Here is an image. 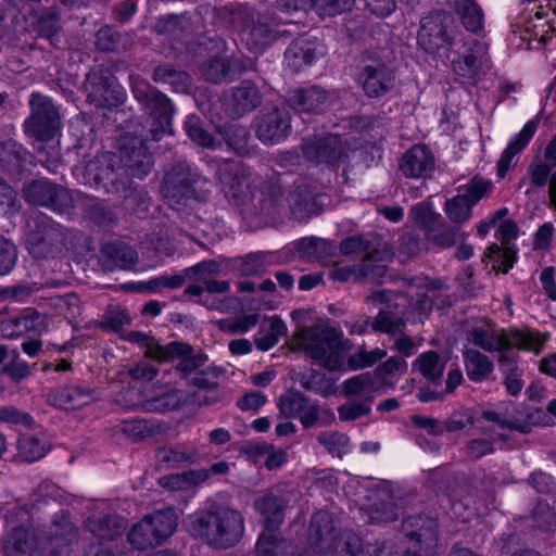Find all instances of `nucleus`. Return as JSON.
Wrapping results in <instances>:
<instances>
[{
  "instance_id": "nucleus-1",
  "label": "nucleus",
  "mask_w": 556,
  "mask_h": 556,
  "mask_svg": "<svg viewBox=\"0 0 556 556\" xmlns=\"http://www.w3.org/2000/svg\"><path fill=\"white\" fill-rule=\"evenodd\" d=\"M131 88L135 99L141 104L142 110L148 115L146 121L147 131L141 134L139 146L136 142L131 147L123 146L121 149L122 176L129 174L132 177L142 179L152 167V159L148 153L143 141L151 139L154 141L170 132V122L174 114V108L170 100L157 89L149 85L146 80L131 77Z\"/></svg>"
},
{
  "instance_id": "nucleus-2",
  "label": "nucleus",
  "mask_w": 556,
  "mask_h": 556,
  "mask_svg": "<svg viewBox=\"0 0 556 556\" xmlns=\"http://www.w3.org/2000/svg\"><path fill=\"white\" fill-rule=\"evenodd\" d=\"M78 540V528L64 510L55 513L42 536L24 526L14 527L4 545V556H67Z\"/></svg>"
},
{
  "instance_id": "nucleus-3",
  "label": "nucleus",
  "mask_w": 556,
  "mask_h": 556,
  "mask_svg": "<svg viewBox=\"0 0 556 556\" xmlns=\"http://www.w3.org/2000/svg\"><path fill=\"white\" fill-rule=\"evenodd\" d=\"M218 179L226 197L232 198L237 202L255 199L260 188V213L264 216L278 214L282 206L280 184L274 180L263 181L243 164L224 163L218 168Z\"/></svg>"
},
{
  "instance_id": "nucleus-4",
  "label": "nucleus",
  "mask_w": 556,
  "mask_h": 556,
  "mask_svg": "<svg viewBox=\"0 0 556 556\" xmlns=\"http://www.w3.org/2000/svg\"><path fill=\"white\" fill-rule=\"evenodd\" d=\"M223 13L240 31L242 42L253 53H262L279 37L293 35L291 29L281 26L294 23L281 21L271 12L260 13L248 5L238 4L225 8Z\"/></svg>"
},
{
  "instance_id": "nucleus-5",
  "label": "nucleus",
  "mask_w": 556,
  "mask_h": 556,
  "mask_svg": "<svg viewBox=\"0 0 556 556\" xmlns=\"http://www.w3.org/2000/svg\"><path fill=\"white\" fill-rule=\"evenodd\" d=\"M292 349L303 351L319 366L329 371L344 370V355L350 341L341 331L321 324L298 327L293 333Z\"/></svg>"
},
{
  "instance_id": "nucleus-6",
  "label": "nucleus",
  "mask_w": 556,
  "mask_h": 556,
  "mask_svg": "<svg viewBox=\"0 0 556 556\" xmlns=\"http://www.w3.org/2000/svg\"><path fill=\"white\" fill-rule=\"evenodd\" d=\"M188 530L216 548L235 546L244 533V518L240 511L222 505H212L189 517Z\"/></svg>"
},
{
  "instance_id": "nucleus-7",
  "label": "nucleus",
  "mask_w": 556,
  "mask_h": 556,
  "mask_svg": "<svg viewBox=\"0 0 556 556\" xmlns=\"http://www.w3.org/2000/svg\"><path fill=\"white\" fill-rule=\"evenodd\" d=\"M466 338L473 348H479L485 352H513L515 348L519 350L533 351L539 353L547 340L546 334L526 329L505 330L494 324L479 321L471 326Z\"/></svg>"
},
{
  "instance_id": "nucleus-8",
  "label": "nucleus",
  "mask_w": 556,
  "mask_h": 556,
  "mask_svg": "<svg viewBox=\"0 0 556 556\" xmlns=\"http://www.w3.org/2000/svg\"><path fill=\"white\" fill-rule=\"evenodd\" d=\"M76 233L48 215L35 213L26 224V249L34 258H55L68 251V242Z\"/></svg>"
},
{
  "instance_id": "nucleus-9",
  "label": "nucleus",
  "mask_w": 556,
  "mask_h": 556,
  "mask_svg": "<svg viewBox=\"0 0 556 556\" xmlns=\"http://www.w3.org/2000/svg\"><path fill=\"white\" fill-rule=\"evenodd\" d=\"M178 517L174 509L166 508L147 515L127 534L131 546L144 551L162 544L176 530Z\"/></svg>"
},
{
  "instance_id": "nucleus-10",
  "label": "nucleus",
  "mask_w": 556,
  "mask_h": 556,
  "mask_svg": "<svg viewBox=\"0 0 556 556\" xmlns=\"http://www.w3.org/2000/svg\"><path fill=\"white\" fill-rule=\"evenodd\" d=\"M30 114L24 122L25 132L40 141L51 140L61 128V116L52 99L40 92L29 96Z\"/></svg>"
},
{
  "instance_id": "nucleus-11",
  "label": "nucleus",
  "mask_w": 556,
  "mask_h": 556,
  "mask_svg": "<svg viewBox=\"0 0 556 556\" xmlns=\"http://www.w3.org/2000/svg\"><path fill=\"white\" fill-rule=\"evenodd\" d=\"M404 541L397 556H432L437 545L438 525L433 518L416 515L403 520Z\"/></svg>"
},
{
  "instance_id": "nucleus-12",
  "label": "nucleus",
  "mask_w": 556,
  "mask_h": 556,
  "mask_svg": "<svg viewBox=\"0 0 556 556\" xmlns=\"http://www.w3.org/2000/svg\"><path fill=\"white\" fill-rule=\"evenodd\" d=\"M200 182H207V179L180 161L165 174L161 193L169 206L179 210L187 200L195 197V186Z\"/></svg>"
},
{
  "instance_id": "nucleus-13",
  "label": "nucleus",
  "mask_w": 556,
  "mask_h": 556,
  "mask_svg": "<svg viewBox=\"0 0 556 556\" xmlns=\"http://www.w3.org/2000/svg\"><path fill=\"white\" fill-rule=\"evenodd\" d=\"M453 17L443 12L434 11L422 17L418 33V45L427 53L448 51L459 41L453 28Z\"/></svg>"
},
{
  "instance_id": "nucleus-14",
  "label": "nucleus",
  "mask_w": 556,
  "mask_h": 556,
  "mask_svg": "<svg viewBox=\"0 0 556 556\" xmlns=\"http://www.w3.org/2000/svg\"><path fill=\"white\" fill-rule=\"evenodd\" d=\"M144 355L157 362L177 361L175 369L182 378L198 372L207 362V355L195 350L188 343L173 341L165 345H156L146 351Z\"/></svg>"
},
{
  "instance_id": "nucleus-15",
  "label": "nucleus",
  "mask_w": 556,
  "mask_h": 556,
  "mask_svg": "<svg viewBox=\"0 0 556 556\" xmlns=\"http://www.w3.org/2000/svg\"><path fill=\"white\" fill-rule=\"evenodd\" d=\"M87 99L97 108H115L124 102L125 92L116 77L103 67L90 71L85 80Z\"/></svg>"
},
{
  "instance_id": "nucleus-16",
  "label": "nucleus",
  "mask_w": 556,
  "mask_h": 556,
  "mask_svg": "<svg viewBox=\"0 0 556 556\" xmlns=\"http://www.w3.org/2000/svg\"><path fill=\"white\" fill-rule=\"evenodd\" d=\"M23 197L30 204L46 206L56 213L68 214L75 206L72 192L47 179L34 180L25 185Z\"/></svg>"
},
{
  "instance_id": "nucleus-17",
  "label": "nucleus",
  "mask_w": 556,
  "mask_h": 556,
  "mask_svg": "<svg viewBox=\"0 0 556 556\" xmlns=\"http://www.w3.org/2000/svg\"><path fill=\"white\" fill-rule=\"evenodd\" d=\"M357 81L369 98H380L391 92L396 75L382 60L369 59L359 67Z\"/></svg>"
},
{
  "instance_id": "nucleus-18",
  "label": "nucleus",
  "mask_w": 556,
  "mask_h": 556,
  "mask_svg": "<svg viewBox=\"0 0 556 556\" xmlns=\"http://www.w3.org/2000/svg\"><path fill=\"white\" fill-rule=\"evenodd\" d=\"M116 156L111 152H103L88 161L85 166V176L88 184L102 186L109 192H119L121 182L127 177H122V167L116 166Z\"/></svg>"
},
{
  "instance_id": "nucleus-19",
  "label": "nucleus",
  "mask_w": 556,
  "mask_h": 556,
  "mask_svg": "<svg viewBox=\"0 0 556 556\" xmlns=\"http://www.w3.org/2000/svg\"><path fill=\"white\" fill-rule=\"evenodd\" d=\"M302 148L307 160L329 165L344 161L349 152L346 140L332 134L314 139H304Z\"/></svg>"
},
{
  "instance_id": "nucleus-20",
  "label": "nucleus",
  "mask_w": 556,
  "mask_h": 556,
  "mask_svg": "<svg viewBox=\"0 0 556 556\" xmlns=\"http://www.w3.org/2000/svg\"><path fill=\"white\" fill-rule=\"evenodd\" d=\"M463 55L451 61L453 72L467 83H475L490 67L488 49L478 40L466 47Z\"/></svg>"
},
{
  "instance_id": "nucleus-21",
  "label": "nucleus",
  "mask_w": 556,
  "mask_h": 556,
  "mask_svg": "<svg viewBox=\"0 0 556 556\" xmlns=\"http://www.w3.org/2000/svg\"><path fill=\"white\" fill-rule=\"evenodd\" d=\"M291 131V116L286 108H274L256 118V137L264 143L277 144Z\"/></svg>"
},
{
  "instance_id": "nucleus-22",
  "label": "nucleus",
  "mask_w": 556,
  "mask_h": 556,
  "mask_svg": "<svg viewBox=\"0 0 556 556\" xmlns=\"http://www.w3.org/2000/svg\"><path fill=\"white\" fill-rule=\"evenodd\" d=\"M280 413L286 418H298L304 428L313 427L319 418V406L301 392L280 396Z\"/></svg>"
},
{
  "instance_id": "nucleus-23",
  "label": "nucleus",
  "mask_w": 556,
  "mask_h": 556,
  "mask_svg": "<svg viewBox=\"0 0 556 556\" xmlns=\"http://www.w3.org/2000/svg\"><path fill=\"white\" fill-rule=\"evenodd\" d=\"M435 161L425 144H415L407 150L401 161L400 170L408 178H428L434 170Z\"/></svg>"
},
{
  "instance_id": "nucleus-24",
  "label": "nucleus",
  "mask_w": 556,
  "mask_h": 556,
  "mask_svg": "<svg viewBox=\"0 0 556 556\" xmlns=\"http://www.w3.org/2000/svg\"><path fill=\"white\" fill-rule=\"evenodd\" d=\"M337 536V527L330 513L319 510L312 516L309 541L317 552H331L333 546H336Z\"/></svg>"
},
{
  "instance_id": "nucleus-25",
  "label": "nucleus",
  "mask_w": 556,
  "mask_h": 556,
  "mask_svg": "<svg viewBox=\"0 0 556 556\" xmlns=\"http://www.w3.org/2000/svg\"><path fill=\"white\" fill-rule=\"evenodd\" d=\"M497 407L505 416L504 427L522 433L529 432L531 426L542 424V418H548L542 409H528L514 402H504L498 404Z\"/></svg>"
},
{
  "instance_id": "nucleus-26",
  "label": "nucleus",
  "mask_w": 556,
  "mask_h": 556,
  "mask_svg": "<svg viewBox=\"0 0 556 556\" xmlns=\"http://www.w3.org/2000/svg\"><path fill=\"white\" fill-rule=\"evenodd\" d=\"M323 46L315 37H301L291 42L285 52L286 64L294 72L311 65L323 55Z\"/></svg>"
},
{
  "instance_id": "nucleus-27",
  "label": "nucleus",
  "mask_w": 556,
  "mask_h": 556,
  "mask_svg": "<svg viewBox=\"0 0 556 556\" xmlns=\"http://www.w3.org/2000/svg\"><path fill=\"white\" fill-rule=\"evenodd\" d=\"M319 193L316 187L304 181L295 185L294 189L288 195V204L295 219L304 220L318 214L320 206L318 203Z\"/></svg>"
},
{
  "instance_id": "nucleus-28",
  "label": "nucleus",
  "mask_w": 556,
  "mask_h": 556,
  "mask_svg": "<svg viewBox=\"0 0 556 556\" xmlns=\"http://www.w3.org/2000/svg\"><path fill=\"white\" fill-rule=\"evenodd\" d=\"M137 252L123 241H112L102 245L99 261L106 271L132 268L137 263Z\"/></svg>"
},
{
  "instance_id": "nucleus-29",
  "label": "nucleus",
  "mask_w": 556,
  "mask_h": 556,
  "mask_svg": "<svg viewBox=\"0 0 556 556\" xmlns=\"http://www.w3.org/2000/svg\"><path fill=\"white\" fill-rule=\"evenodd\" d=\"M96 400L94 391L88 386L70 383L60 387L49 394V402L62 409H77Z\"/></svg>"
},
{
  "instance_id": "nucleus-30",
  "label": "nucleus",
  "mask_w": 556,
  "mask_h": 556,
  "mask_svg": "<svg viewBox=\"0 0 556 556\" xmlns=\"http://www.w3.org/2000/svg\"><path fill=\"white\" fill-rule=\"evenodd\" d=\"M261 102V96L254 84L242 81L233 88L225 99V106L228 114L239 118L253 111Z\"/></svg>"
},
{
  "instance_id": "nucleus-31",
  "label": "nucleus",
  "mask_w": 556,
  "mask_h": 556,
  "mask_svg": "<svg viewBox=\"0 0 556 556\" xmlns=\"http://www.w3.org/2000/svg\"><path fill=\"white\" fill-rule=\"evenodd\" d=\"M341 388L344 396L358 400H369V403L371 404L380 390L376 375L369 371L348 378L342 382Z\"/></svg>"
},
{
  "instance_id": "nucleus-32",
  "label": "nucleus",
  "mask_w": 556,
  "mask_h": 556,
  "mask_svg": "<svg viewBox=\"0 0 556 556\" xmlns=\"http://www.w3.org/2000/svg\"><path fill=\"white\" fill-rule=\"evenodd\" d=\"M286 507L285 497L271 492L265 493L254 501V508L264 518L267 530L278 527L283 521Z\"/></svg>"
},
{
  "instance_id": "nucleus-33",
  "label": "nucleus",
  "mask_w": 556,
  "mask_h": 556,
  "mask_svg": "<svg viewBox=\"0 0 556 556\" xmlns=\"http://www.w3.org/2000/svg\"><path fill=\"white\" fill-rule=\"evenodd\" d=\"M538 124L534 121H529L520 130L519 134L514 136L509 141L507 148L502 153L497 162V175L504 178L508 169L513 166V160L516 154L522 151L531 138L535 134Z\"/></svg>"
},
{
  "instance_id": "nucleus-34",
  "label": "nucleus",
  "mask_w": 556,
  "mask_h": 556,
  "mask_svg": "<svg viewBox=\"0 0 556 556\" xmlns=\"http://www.w3.org/2000/svg\"><path fill=\"white\" fill-rule=\"evenodd\" d=\"M227 148L236 155L245 157L253 153L249 129L238 123H228L217 128Z\"/></svg>"
},
{
  "instance_id": "nucleus-35",
  "label": "nucleus",
  "mask_w": 556,
  "mask_h": 556,
  "mask_svg": "<svg viewBox=\"0 0 556 556\" xmlns=\"http://www.w3.org/2000/svg\"><path fill=\"white\" fill-rule=\"evenodd\" d=\"M328 99L327 91L312 86L309 88L299 89L293 91L289 97L290 105L304 113H316L323 111Z\"/></svg>"
},
{
  "instance_id": "nucleus-36",
  "label": "nucleus",
  "mask_w": 556,
  "mask_h": 556,
  "mask_svg": "<svg viewBox=\"0 0 556 556\" xmlns=\"http://www.w3.org/2000/svg\"><path fill=\"white\" fill-rule=\"evenodd\" d=\"M17 450L21 457L26 462L41 459L50 450V440L46 432H25L20 435Z\"/></svg>"
},
{
  "instance_id": "nucleus-37",
  "label": "nucleus",
  "mask_w": 556,
  "mask_h": 556,
  "mask_svg": "<svg viewBox=\"0 0 556 556\" xmlns=\"http://www.w3.org/2000/svg\"><path fill=\"white\" fill-rule=\"evenodd\" d=\"M118 193L123 195V205L127 211L140 218L147 216L152 201L142 187L134 185L129 179H125L121 182V191Z\"/></svg>"
},
{
  "instance_id": "nucleus-38",
  "label": "nucleus",
  "mask_w": 556,
  "mask_h": 556,
  "mask_svg": "<svg viewBox=\"0 0 556 556\" xmlns=\"http://www.w3.org/2000/svg\"><path fill=\"white\" fill-rule=\"evenodd\" d=\"M467 377L473 382L485 381L494 370L493 361L476 348L463 352Z\"/></svg>"
},
{
  "instance_id": "nucleus-39",
  "label": "nucleus",
  "mask_w": 556,
  "mask_h": 556,
  "mask_svg": "<svg viewBox=\"0 0 556 556\" xmlns=\"http://www.w3.org/2000/svg\"><path fill=\"white\" fill-rule=\"evenodd\" d=\"M40 319L41 317L37 312L34 309H26L23 314L2 321V337L12 340L30 331H36L40 325Z\"/></svg>"
},
{
  "instance_id": "nucleus-40",
  "label": "nucleus",
  "mask_w": 556,
  "mask_h": 556,
  "mask_svg": "<svg viewBox=\"0 0 556 556\" xmlns=\"http://www.w3.org/2000/svg\"><path fill=\"white\" fill-rule=\"evenodd\" d=\"M498 367L504 376V384L507 392L513 396L518 395L523 388V381L521 379L522 369L518 365L517 354L514 351L501 354Z\"/></svg>"
},
{
  "instance_id": "nucleus-41",
  "label": "nucleus",
  "mask_w": 556,
  "mask_h": 556,
  "mask_svg": "<svg viewBox=\"0 0 556 556\" xmlns=\"http://www.w3.org/2000/svg\"><path fill=\"white\" fill-rule=\"evenodd\" d=\"M87 528L99 540L110 541L123 533L125 525L123 518L105 515L99 518H88Z\"/></svg>"
},
{
  "instance_id": "nucleus-42",
  "label": "nucleus",
  "mask_w": 556,
  "mask_h": 556,
  "mask_svg": "<svg viewBox=\"0 0 556 556\" xmlns=\"http://www.w3.org/2000/svg\"><path fill=\"white\" fill-rule=\"evenodd\" d=\"M287 326L278 317H271L264 321L255 334V344L258 350L268 351L275 346L280 337L286 336Z\"/></svg>"
},
{
  "instance_id": "nucleus-43",
  "label": "nucleus",
  "mask_w": 556,
  "mask_h": 556,
  "mask_svg": "<svg viewBox=\"0 0 556 556\" xmlns=\"http://www.w3.org/2000/svg\"><path fill=\"white\" fill-rule=\"evenodd\" d=\"M438 224L439 225L432 227V230L426 233V237L431 243L439 248H452L458 240H466L468 238L467 232L462 231V229L455 225H447L443 218Z\"/></svg>"
},
{
  "instance_id": "nucleus-44",
  "label": "nucleus",
  "mask_w": 556,
  "mask_h": 556,
  "mask_svg": "<svg viewBox=\"0 0 556 556\" xmlns=\"http://www.w3.org/2000/svg\"><path fill=\"white\" fill-rule=\"evenodd\" d=\"M153 80L160 84H167L175 92H187L190 88V76L184 72L174 68L172 65H160L154 68Z\"/></svg>"
},
{
  "instance_id": "nucleus-45",
  "label": "nucleus",
  "mask_w": 556,
  "mask_h": 556,
  "mask_svg": "<svg viewBox=\"0 0 556 556\" xmlns=\"http://www.w3.org/2000/svg\"><path fill=\"white\" fill-rule=\"evenodd\" d=\"M197 456L198 453L194 448L188 450L185 445L161 446L155 452L157 463L167 468H174L184 463H192Z\"/></svg>"
},
{
  "instance_id": "nucleus-46",
  "label": "nucleus",
  "mask_w": 556,
  "mask_h": 556,
  "mask_svg": "<svg viewBox=\"0 0 556 556\" xmlns=\"http://www.w3.org/2000/svg\"><path fill=\"white\" fill-rule=\"evenodd\" d=\"M454 8L464 27L478 33L483 27V12L475 0H454Z\"/></svg>"
},
{
  "instance_id": "nucleus-47",
  "label": "nucleus",
  "mask_w": 556,
  "mask_h": 556,
  "mask_svg": "<svg viewBox=\"0 0 556 556\" xmlns=\"http://www.w3.org/2000/svg\"><path fill=\"white\" fill-rule=\"evenodd\" d=\"M276 263V255L271 252L250 253L241 258L238 266L243 276H260Z\"/></svg>"
},
{
  "instance_id": "nucleus-48",
  "label": "nucleus",
  "mask_w": 556,
  "mask_h": 556,
  "mask_svg": "<svg viewBox=\"0 0 556 556\" xmlns=\"http://www.w3.org/2000/svg\"><path fill=\"white\" fill-rule=\"evenodd\" d=\"M444 367V363L435 351L421 353L413 363L414 370H417L424 378L433 382L442 378Z\"/></svg>"
},
{
  "instance_id": "nucleus-49",
  "label": "nucleus",
  "mask_w": 556,
  "mask_h": 556,
  "mask_svg": "<svg viewBox=\"0 0 556 556\" xmlns=\"http://www.w3.org/2000/svg\"><path fill=\"white\" fill-rule=\"evenodd\" d=\"M359 265V281L382 283L387 267L382 264V254L374 251L364 256Z\"/></svg>"
},
{
  "instance_id": "nucleus-50",
  "label": "nucleus",
  "mask_w": 556,
  "mask_h": 556,
  "mask_svg": "<svg viewBox=\"0 0 556 556\" xmlns=\"http://www.w3.org/2000/svg\"><path fill=\"white\" fill-rule=\"evenodd\" d=\"M182 404V394L176 389L154 395L141 402V408L146 412L166 413L177 409Z\"/></svg>"
},
{
  "instance_id": "nucleus-51",
  "label": "nucleus",
  "mask_w": 556,
  "mask_h": 556,
  "mask_svg": "<svg viewBox=\"0 0 556 556\" xmlns=\"http://www.w3.org/2000/svg\"><path fill=\"white\" fill-rule=\"evenodd\" d=\"M472 208L466 198L458 192V194L445 201L443 211L448 220L460 228L462 225L471 219Z\"/></svg>"
},
{
  "instance_id": "nucleus-52",
  "label": "nucleus",
  "mask_w": 556,
  "mask_h": 556,
  "mask_svg": "<svg viewBox=\"0 0 556 556\" xmlns=\"http://www.w3.org/2000/svg\"><path fill=\"white\" fill-rule=\"evenodd\" d=\"M96 45L101 51H126L130 45V38L126 34L122 35L111 27L105 26L98 30L96 35Z\"/></svg>"
},
{
  "instance_id": "nucleus-53",
  "label": "nucleus",
  "mask_w": 556,
  "mask_h": 556,
  "mask_svg": "<svg viewBox=\"0 0 556 556\" xmlns=\"http://www.w3.org/2000/svg\"><path fill=\"white\" fill-rule=\"evenodd\" d=\"M185 129L188 137L202 148L217 150L222 147V141L217 140L212 134L204 129L200 118L194 115L187 117Z\"/></svg>"
},
{
  "instance_id": "nucleus-54",
  "label": "nucleus",
  "mask_w": 556,
  "mask_h": 556,
  "mask_svg": "<svg viewBox=\"0 0 556 556\" xmlns=\"http://www.w3.org/2000/svg\"><path fill=\"white\" fill-rule=\"evenodd\" d=\"M208 478L206 470H190L184 473H175L160 479V484L169 490H186L199 484Z\"/></svg>"
},
{
  "instance_id": "nucleus-55",
  "label": "nucleus",
  "mask_w": 556,
  "mask_h": 556,
  "mask_svg": "<svg viewBox=\"0 0 556 556\" xmlns=\"http://www.w3.org/2000/svg\"><path fill=\"white\" fill-rule=\"evenodd\" d=\"M26 156L27 151L21 144L8 141L0 152V163L8 173L14 174L22 169Z\"/></svg>"
},
{
  "instance_id": "nucleus-56",
  "label": "nucleus",
  "mask_w": 556,
  "mask_h": 556,
  "mask_svg": "<svg viewBox=\"0 0 556 556\" xmlns=\"http://www.w3.org/2000/svg\"><path fill=\"white\" fill-rule=\"evenodd\" d=\"M372 404L369 400H358L348 397V400L338 406V417L340 421L351 422L367 417L371 414Z\"/></svg>"
},
{
  "instance_id": "nucleus-57",
  "label": "nucleus",
  "mask_w": 556,
  "mask_h": 556,
  "mask_svg": "<svg viewBox=\"0 0 556 556\" xmlns=\"http://www.w3.org/2000/svg\"><path fill=\"white\" fill-rule=\"evenodd\" d=\"M189 27L190 22L185 14H172L160 17L154 25V30L160 35L180 38Z\"/></svg>"
},
{
  "instance_id": "nucleus-58",
  "label": "nucleus",
  "mask_w": 556,
  "mask_h": 556,
  "mask_svg": "<svg viewBox=\"0 0 556 556\" xmlns=\"http://www.w3.org/2000/svg\"><path fill=\"white\" fill-rule=\"evenodd\" d=\"M317 441L326 451L334 456L342 457L351 448L350 438L339 431H324L317 437Z\"/></svg>"
},
{
  "instance_id": "nucleus-59",
  "label": "nucleus",
  "mask_w": 556,
  "mask_h": 556,
  "mask_svg": "<svg viewBox=\"0 0 556 556\" xmlns=\"http://www.w3.org/2000/svg\"><path fill=\"white\" fill-rule=\"evenodd\" d=\"M386 356L387 351L383 349L376 348L371 351H367L365 346H361L348 357L346 367L344 366V368L349 370H359L375 365Z\"/></svg>"
},
{
  "instance_id": "nucleus-60",
  "label": "nucleus",
  "mask_w": 556,
  "mask_h": 556,
  "mask_svg": "<svg viewBox=\"0 0 556 556\" xmlns=\"http://www.w3.org/2000/svg\"><path fill=\"white\" fill-rule=\"evenodd\" d=\"M492 188L491 180L476 176L467 185L459 187L458 192L473 207L480 200L491 193Z\"/></svg>"
},
{
  "instance_id": "nucleus-61",
  "label": "nucleus",
  "mask_w": 556,
  "mask_h": 556,
  "mask_svg": "<svg viewBox=\"0 0 556 556\" xmlns=\"http://www.w3.org/2000/svg\"><path fill=\"white\" fill-rule=\"evenodd\" d=\"M409 218L427 233L439 225L442 216L432 210L430 203H418L410 208Z\"/></svg>"
},
{
  "instance_id": "nucleus-62",
  "label": "nucleus",
  "mask_w": 556,
  "mask_h": 556,
  "mask_svg": "<svg viewBox=\"0 0 556 556\" xmlns=\"http://www.w3.org/2000/svg\"><path fill=\"white\" fill-rule=\"evenodd\" d=\"M130 321L131 318L125 308L118 305H110L102 316L100 327L113 332H119L125 326L129 325Z\"/></svg>"
},
{
  "instance_id": "nucleus-63",
  "label": "nucleus",
  "mask_w": 556,
  "mask_h": 556,
  "mask_svg": "<svg viewBox=\"0 0 556 556\" xmlns=\"http://www.w3.org/2000/svg\"><path fill=\"white\" fill-rule=\"evenodd\" d=\"M286 542L271 532H263L256 542L257 556H283Z\"/></svg>"
},
{
  "instance_id": "nucleus-64",
  "label": "nucleus",
  "mask_w": 556,
  "mask_h": 556,
  "mask_svg": "<svg viewBox=\"0 0 556 556\" xmlns=\"http://www.w3.org/2000/svg\"><path fill=\"white\" fill-rule=\"evenodd\" d=\"M363 551L361 538L352 531H344L337 536L336 546L331 552L337 556H357Z\"/></svg>"
}]
</instances>
